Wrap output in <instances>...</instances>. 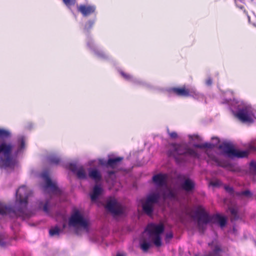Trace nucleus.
I'll list each match as a JSON object with an SVG mask.
<instances>
[{
  "mask_svg": "<svg viewBox=\"0 0 256 256\" xmlns=\"http://www.w3.org/2000/svg\"><path fill=\"white\" fill-rule=\"evenodd\" d=\"M12 132L7 128H0V168L11 172L19 166L18 158L24 154L26 148V137L17 136L14 143L4 138H10Z\"/></svg>",
  "mask_w": 256,
  "mask_h": 256,
  "instance_id": "nucleus-1",
  "label": "nucleus"
},
{
  "mask_svg": "<svg viewBox=\"0 0 256 256\" xmlns=\"http://www.w3.org/2000/svg\"><path fill=\"white\" fill-rule=\"evenodd\" d=\"M152 182L156 187V190L148 194L146 198L142 202L143 211L148 215L152 214L154 205L156 204L160 198H176V194L168 186V176L166 174L160 173L153 176Z\"/></svg>",
  "mask_w": 256,
  "mask_h": 256,
  "instance_id": "nucleus-2",
  "label": "nucleus"
},
{
  "mask_svg": "<svg viewBox=\"0 0 256 256\" xmlns=\"http://www.w3.org/2000/svg\"><path fill=\"white\" fill-rule=\"evenodd\" d=\"M31 192L26 186H20L16 191V206L12 208L0 202V218L2 217L10 218H21L26 219L31 216L26 209L28 198Z\"/></svg>",
  "mask_w": 256,
  "mask_h": 256,
  "instance_id": "nucleus-3",
  "label": "nucleus"
},
{
  "mask_svg": "<svg viewBox=\"0 0 256 256\" xmlns=\"http://www.w3.org/2000/svg\"><path fill=\"white\" fill-rule=\"evenodd\" d=\"M230 101H232L231 98H226L223 102L230 104L232 110L233 108L237 110L236 115L240 121L244 122H252L256 118V110L250 104L234 98H232V102Z\"/></svg>",
  "mask_w": 256,
  "mask_h": 256,
  "instance_id": "nucleus-4",
  "label": "nucleus"
},
{
  "mask_svg": "<svg viewBox=\"0 0 256 256\" xmlns=\"http://www.w3.org/2000/svg\"><path fill=\"white\" fill-rule=\"evenodd\" d=\"M120 72L124 80L131 82L134 85L142 86L150 90H158L161 92L166 90L170 93L172 92L178 96L186 97L188 96V88H186L184 87L172 88H169L164 90L163 88H160L157 87H155L150 83L142 79L134 77L130 75V74L126 73L122 70H120Z\"/></svg>",
  "mask_w": 256,
  "mask_h": 256,
  "instance_id": "nucleus-5",
  "label": "nucleus"
},
{
  "mask_svg": "<svg viewBox=\"0 0 256 256\" xmlns=\"http://www.w3.org/2000/svg\"><path fill=\"white\" fill-rule=\"evenodd\" d=\"M192 217L194 219L197 220L198 227L202 232H204V226L209 222L217 223L219 224L221 228H222L226 225V220L224 216L219 214L210 216L201 207H199L195 211Z\"/></svg>",
  "mask_w": 256,
  "mask_h": 256,
  "instance_id": "nucleus-6",
  "label": "nucleus"
},
{
  "mask_svg": "<svg viewBox=\"0 0 256 256\" xmlns=\"http://www.w3.org/2000/svg\"><path fill=\"white\" fill-rule=\"evenodd\" d=\"M168 154L174 158L178 162H182L186 160V158H198V154L192 149L188 148L185 144H174L168 151Z\"/></svg>",
  "mask_w": 256,
  "mask_h": 256,
  "instance_id": "nucleus-7",
  "label": "nucleus"
},
{
  "mask_svg": "<svg viewBox=\"0 0 256 256\" xmlns=\"http://www.w3.org/2000/svg\"><path fill=\"white\" fill-rule=\"evenodd\" d=\"M68 226L78 234L80 231H88L89 220L84 213L78 210H74L68 218Z\"/></svg>",
  "mask_w": 256,
  "mask_h": 256,
  "instance_id": "nucleus-8",
  "label": "nucleus"
},
{
  "mask_svg": "<svg viewBox=\"0 0 256 256\" xmlns=\"http://www.w3.org/2000/svg\"><path fill=\"white\" fill-rule=\"evenodd\" d=\"M42 180L41 186L44 192L50 195L60 196L63 195L62 190L58 187L56 182L50 179L48 172L44 170L40 174Z\"/></svg>",
  "mask_w": 256,
  "mask_h": 256,
  "instance_id": "nucleus-9",
  "label": "nucleus"
},
{
  "mask_svg": "<svg viewBox=\"0 0 256 256\" xmlns=\"http://www.w3.org/2000/svg\"><path fill=\"white\" fill-rule=\"evenodd\" d=\"M164 226L162 224H150L146 228L150 239L154 244L159 247L162 245V234L164 232Z\"/></svg>",
  "mask_w": 256,
  "mask_h": 256,
  "instance_id": "nucleus-10",
  "label": "nucleus"
},
{
  "mask_svg": "<svg viewBox=\"0 0 256 256\" xmlns=\"http://www.w3.org/2000/svg\"><path fill=\"white\" fill-rule=\"evenodd\" d=\"M219 148L226 156L231 158H243L246 157L248 154V150H237L228 143H224L220 144Z\"/></svg>",
  "mask_w": 256,
  "mask_h": 256,
  "instance_id": "nucleus-11",
  "label": "nucleus"
},
{
  "mask_svg": "<svg viewBox=\"0 0 256 256\" xmlns=\"http://www.w3.org/2000/svg\"><path fill=\"white\" fill-rule=\"evenodd\" d=\"M106 208L114 216H122L125 213V208L114 198L108 200Z\"/></svg>",
  "mask_w": 256,
  "mask_h": 256,
  "instance_id": "nucleus-12",
  "label": "nucleus"
},
{
  "mask_svg": "<svg viewBox=\"0 0 256 256\" xmlns=\"http://www.w3.org/2000/svg\"><path fill=\"white\" fill-rule=\"evenodd\" d=\"M86 44L98 58L102 60H107L109 58V56L104 52L99 46L96 45L92 39L88 38L87 40Z\"/></svg>",
  "mask_w": 256,
  "mask_h": 256,
  "instance_id": "nucleus-13",
  "label": "nucleus"
},
{
  "mask_svg": "<svg viewBox=\"0 0 256 256\" xmlns=\"http://www.w3.org/2000/svg\"><path fill=\"white\" fill-rule=\"evenodd\" d=\"M68 168L75 174L79 179H87L88 174L86 168L83 166H78L74 164H70L68 166Z\"/></svg>",
  "mask_w": 256,
  "mask_h": 256,
  "instance_id": "nucleus-14",
  "label": "nucleus"
},
{
  "mask_svg": "<svg viewBox=\"0 0 256 256\" xmlns=\"http://www.w3.org/2000/svg\"><path fill=\"white\" fill-rule=\"evenodd\" d=\"M96 7L94 4H81L78 7V11L84 16H88L90 15L96 14Z\"/></svg>",
  "mask_w": 256,
  "mask_h": 256,
  "instance_id": "nucleus-15",
  "label": "nucleus"
},
{
  "mask_svg": "<svg viewBox=\"0 0 256 256\" xmlns=\"http://www.w3.org/2000/svg\"><path fill=\"white\" fill-rule=\"evenodd\" d=\"M88 177L93 180L95 183L98 184L102 179L101 172L96 168H90L88 170Z\"/></svg>",
  "mask_w": 256,
  "mask_h": 256,
  "instance_id": "nucleus-16",
  "label": "nucleus"
},
{
  "mask_svg": "<svg viewBox=\"0 0 256 256\" xmlns=\"http://www.w3.org/2000/svg\"><path fill=\"white\" fill-rule=\"evenodd\" d=\"M181 186L186 192H190L194 190L195 184L192 180L186 178L182 182Z\"/></svg>",
  "mask_w": 256,
  "mask_h": 256,
  "instance_id": "nucleus-17",
  "label": "nucleus"
},
{
  "mask_svg": "<svg viewBox=\"0 0 256 256\" xmlns=\"http://www.w3.org/2000/svg\"><path fill=\"white\" fill-rule=\"evenodd\" d=\"M212 142L211 143L205 142L202 144H194V146L196 148L211 149L216 146L219 143V139L217 137L212 138Z\"/></svg>",
  "mask_w": 256,
  "mask_h": 256,
  "instance_id": "nucleus-18",
  "label": "nucleus"
},
{
  "mask_svg": "<svg viewBox=\"0 0 256 256\" xmlns=\"http://www.w3.org/2000/svg\"><path fill=\"white\" fill-rule=\"evenodd\" d=\"M103 189L100 185L96 184L94 186L92 192L90 194V197L92 201H96L100 195L102 194Z\"/></svg>",
  "mask_w": 256,
  "mask_h": 256,
  "instance_id": "nucleus-19",
  "label": "nucleus"
},
{
  "mask_svg": "<svg viewBox=\"0 0 256 256\" xmlns=\"http://www.w3.org/2000/svg\"><path fill=\"white\" fill-rule=\"evenodd\" d=\"M50 200H40L37 203V208L39 210H42L47 214H50Z\"/></svg>",
  "mask_w": 256,
  "mask_h": 256,
  "instance_id": "nucleus-20",
  "label": "nucleus"
},
{
  "mask_svg": "<svg viewBox=\"0 0 256 256\" xmlns=\"http://www.w3.org/2000/svg\"><path fill=\"white\" fill-rule=\"evenodd\" d=\"M188 96H191L195 99L201 100L204 98V95L198 92L195 88L191 87L188 88Z\"/></svg>",
  "mask_w": 256,
  "mask_h": 256,
  "instance_id": "nucleus-21",
  "label": "nucleus"
},
{
  "mask_svg": "<svg viewBox=\"0 0 256 256\" xmlns=\"http://www.w3.org/2000/svg\"><path fill=\"white\" fill-rule=\"evenodd\" d=\"M122 160V158L118 157L116 158H110L107 161L108 168H114L117 166L120 161Z\"/></svg>",
  "mask_w": 256,
  "mask_h": 256,
  "instance_id": "nucleus-22",
  "label": "nucleus"
},
{
  "mask_svg": "<svg viewBox=\"0 0 256 256\" xmlns=\"http://www.w3.org/2000/svg\"><path fill=\"white\" fill-rule=\"evenodd\" d=\"M231 214L232 218L233 220H236L239 218L238 208L236 206H230L228 208Z\"/></svg>",
  "mask_w": 256,
  "mask_h": 256,
  "instance_id": "nucleus-23",
  "label": "nucleus"
},
{
  "mask_svg": "<svg viewBox=\"0 0 256 256\" xmlns=\"http://www.w3.org/2000/svg\"><path fill=\"white\" fill-rule=\"evenodd\" d=\"M48 160L52 164H57L60 162V158L55 154H52L48 157Z\"/></svg>",
  "mask_w": 256,
  "mask_h": 256,
  "instance_id": "nucleus-24",
  "label": "nucleus"
},
{
  "mask_svg": "<svg viewBox=\"0 0 256 256\" xmlns=\"http://www.w3.org/2000/svg\"><path fill=\"white\" fill-rule=\"evenodd\" d=\"M60 232V229L57 226L51 228L49 230L50 235L52 236H58Z\"/></svg>",
  "mask_w": 256,
  "mask_h": 256,
  "instance_id": "nucleus-25",
  "label": "nucleus"
},
{
  "mask_svg": "<svg viewBox=\"0 0 256 256\" xmlns=\"http://www.w3.org/2000/svg\"><path fill=\"white\" fill-rule=\"evenodd\" d=\"M96 22V19L89 20L87 21L84 25V30H88L90 29L94 25Z\"/></svg>",
  "mask_w": 256,
  "mask_h": 256,
  "instance_id": "nucleus-26",
  "label": "nucleus"
},
{
  "mask_svg": "<svg viewBox=\"0 0 256 256\" xmlns=\"http://www.w3.org/2000/svg\"><path fill=\"white\" fill-rule=\"evenodd\" d=\"M140 248L144 252H146L150 248L151 244L149 242L144 241L140 244Z\"/></svg>",
  "mask_w": 256,
  "mask_h": 256,
  "instance_id": "nucleus-27",
  "label": "nucleus"
},
{
  "mask_svg": "<svg viewBox=\"0 0 256 256\" xmlns=\"http://www.w3.org/2000/svg\"><path fill=\"white\" fill-rule=\"evenodd\" d=\"M64 4L70 9L74 6L76 0H62Z\"/></svg>",
  "mask_w": 256,
  "mask_h": 256,
  "instance_id": "nucleus-28",
  "label": "nucleus"
},
{
  "mask_svg": "<svg viewBox=\"0 0 256 256\" xmlns=\"http://www.w3.org/2000/svg\"><path fill=\"white\" fill-rule=\"evenodd\" d=\"M210 184L213 186L217 187L221 184V182L217 179L211 180L210 182Z\"/></svg>",
  "mask_w": 256,
  "mask_h": 256,
  "instance_id": "nucleus-29",
  "label": "nucleus"
},
{
  "mask_svg": "<svg viewBox=\"0 0 256 256\" xmlns=\"http://www.w3.org/2000/svg\"><path fill=\"white\" fill-rule=\"evenodd\" d=\"M250 169L251 172L256 174V162L252 161L250 164Z\"/></svg>",
  "mask_w": 256,
  "mask_h": 256,
  "instance_id": "nucleus-30",
  "label": "nucleus"
},
{
  "mask_svg": "<svg viewBox=\"0 0 256 256\" xmlns=\"http://www.w3.org/2000/svg\"><path fill=\"white\" fill-rule=\"evenodd\" d=\"M5 235L0 234V246L2 247H4L6 246V242L5 240Z\"/></svg>",
  "mask_w": 256,
  "mask_h": 256,
  "instance_id": "nucleus-31",
  "label": "nucleus"
},
{
  "mask_svg": "<svg viewBox=\"0 0 256 256\" xmlns=\"http://www.w3.org/2000/svg\"><path fill=\"white\" fill-rule=\"evenodd\" d=\"M166 130H167L168 136H170V137L171 138L175 139L178 138V134L176 132H170L168 128H167Z\"/></svg>",
  "mask_w": 256,
  "mask_h": 256,
  "instance_id": "nucleus-32",
  "label": "nucleus"
},
{
  "mask_svg": "<svg viewBox=\"0 0 256 256\" xmlns=\"http://www.w3.org/2000/svg\"><path fill=\"white\" fill-rule=\"evenodd\" d=\"M107 161L108 160H105L104 158H100V159H98V164L100 165H102V166H105L106 168H108Z\"/></svg>",
  "mask_w": 256,
  "mask_h": 256,
  "instance_id": "nucleus-33",
  "label": "nucleus"
},
{
  "mask_svg": "<svg viewBox=\"0 0 256 256\" xmlns=\"http://www.w3.org/2000/svg\"><path fill=\"white\" fill-rule=\"evenodd\" d=\"M240 194L246 197H249L251 196V193L249 190H245L241 192Z\"/></svg>",
  "mask_w": 256,
  "mask_h": 256,
  "instance_id": "nucleus-34",
  "label": "nucleus"
},
{
  "mask_svg": "<svg viewBox=\"0 0 256 256\" xmlns=\"http://www.w3.org/2000/svg\"><path fill=\"white\" fill-rule=\"evenodd\" d=\"M206 84L208 86H210L212 84V80L210 78H208L206 80Z\"/></svg>",
  "mask_w": 256,
  "mask_h": 256,
  "instance_id": "nucleus-35",
  "label": "nucleus"
},
{
  "mask_svg": "<svg viewBox=\"0 0 256 256\" xmlns=\"http://www.w3.org/2000/svg\"><path fill=\"white\" fill-rule=\"evenodd\" d=\"M225 190L228 192L232 194L233 192V189L232 187L226 186H225Z\"/></svg>",
  "mask_w": 256,
  "mask_h": 256,
  "instance_id": "nucleus-36",
  "label": "nucleus"
},
{
  "mask_svg": "<svg viewBox=\"0 0 256 256\" xmlns=\"http://www.w3.org/2000/svg\"><path fill=\"white\" fill-rule=\"evenodd\" d=\"M189 138H190V140H192L194 139V140L195 139H198V136H189Z\"/></svg>",
  "mask_w": 256,
  "mask_h": 256,
  "instance_id": "nucleus-37",
  "label": "nucleus"
},
{
  "mask_svg": "<svg viewBox=\"0 0 256 256\" xmlns=\"http://www.w3.org/2000/svg\"><path fill=\"white\" fill-rule=\"evenodd\" d=\"M235 2H236V6L237 7H238L239 8L241 9V10H243V8H244V6L242 5V4H240L238 5V4H237V2H236V0L235 1Z\"/></svg>",
  "mask_w": 256,
  "mask_h": 256,
  "instance_id": "nucleus-38",
  "label": "nucleus"
},
{
  "mask_svg": "<svg viewBox=\"0 0 256 256\" xmlns=\"http://www.w3.org/2000/svg\"><path fill=\"white\" fill-rule=\"evenodd\" d=\"M172 233L167 234L166 235V238H172Z\"/></svg>",
  "mask_w": 256,
  "mask_h": 256,
  "instance_id": "nucleus-39",
  "label": "nucleus"
},
{
  "mask_svg": "<svg viewBox=\"0 0 256 256\" xmlns=\"http://www.w3.org/2000/svg\"><path fill=\"white\" fill-rule=\"evenodd\" d=\"M226 96L230 95V96H233V94H232V92L228 90V91H227L226 92Z\"/></svg>",
  "mask_w": 256,
  "mask_h": 256,
  "instance_id": "nucleus-40",
  "label": "nucleus"
},
{
  "mask_svg": "<svg viewBox=\"0 0 256 256\" xmlns=\"http://www.w3.org/2000/svg\"><path fill=\"white\" fill-rule=\"evenodd\" d=\"M114 174V172L113 171H110L108 172V174L109 176H111Z\"/></svg>",
  "mask_w": 256,
  "mask_h": 256,
  "instance_id": "nucleus-41",
  "label": "nucleus"
},
{
  "mask_svg": "<svg viewBox=\"0 0 256 256\" xmlns=\"http://www.w3.org/2000/svg\"><path fill=\"white\" fill-rule=\"evenodd\" d=\"M116 256H126V254L124 253H118Z\"/></svg>",
  "mask_w": 256,
  "mask_h": 256,
  "instance_id": "nucleus-42",
  "label": "nucleus"
},
{
  "mask_svg": "<svg viewBox=\"0 0 256 256\" xmlns=\"http://www.w3.org/2000/svg\"><path fill=\"white\" fill-rule=\"evenodd\" d=\"M214 161H215L216 163H218V160H217V158L215 157L214 158Z\"/></svg>",
  "mask_w": 256,
  "mask_h": 256,
  "instance_id": "nucleus-43",
  "label": "nucleus"
},
{
  "mask_svg": "<svg viewBox=\"0 0 256 256\" xmlns=\"http://www.w3.org/2000/svg\"><path fill=\"white\" fill-rule=\"evenodd\" d=\"M66 227V224H63V228H65Z\"/></svg>",
  "mask_w": 256,
  "mask_h": 256,
  "instance_id": "nucleus-44",
  "label": "nucleus"
}]
</instances>
